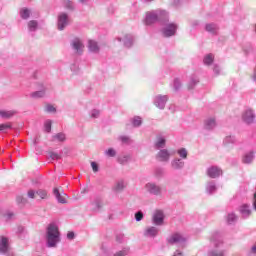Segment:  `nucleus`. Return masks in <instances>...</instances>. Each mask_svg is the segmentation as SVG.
<instances>
[{"mask_svg": "<svg viewBox=\"0 0 256 256\" xmlns=\"http://www.w3.org/2000/svg\"><path fill=\"white\" fill-rule=\"evenodd\" d=\"M59 227L55 224H49L47 228V243L48 247H56L59 243Z\"/></svg>", "mask_w": 256, "mask_h": 256, "instance_id": "obj_1", "label": "nucleus"}, {"mask_svg": "<svg viewBox=\"0 0 256 256\" xmlns=\"http://www.w3.org/2000/svg\"><path fill=\"white\" fill-rule=\"evenodd\" d=\"M241 118L245 125H253L256 119L255 111L251 108H247L242 112Z\"/></svg>", "mask_w": 256, "mask_h": 256, "instance_id": "obj_2", "label": "nucleus"}, {"mask_svg": "<svg viewBox=\"0 0 256 256\" xmlns=\"http://www.w3.org/2000/svg\"><path fill=\"white\" fill-rule=\"evenodd\" d=\"M162 33L164 37H173L177 33V24L170 23L163 28Z\"/></svg>", "mask_w": 256, "mask_h": 256, "instance_id": "obj_3", "label": "nucleus"}, {"mask_svg": "<svg viewBox=\"0 0 256 256\" xmlns=\"http://www.w3.org/2000/svg\"><path fill=\"white\" fill-rule=\"evenodd\" d=\"M67 25H69V17L65 13L60 14L58 17L59 31H63V29H65V27H67Z\"/></svg>", "mask_w": 256, "mask_h": 256, "instance_id": "obj_4", "label": "nucleus"}, {"mask_svg": "<svg viewBox=\"0 0 256 256\" xmlns=\"http://www.w3.org/2000/svg\"><path fill=\"white\" fill-rule=\"evenodd\" d=\"M207 175L208 177H211V179H216V177L223 175V171L216 166H212L207 169Z\"/></svg>", "mask_w": 256, "mask_h": 256, "instance_id": "obj_5", "label": "nucleus"}, {"mask_svg": "<svg viewBox=\"0 0 256 256\" xmlns=\"http://www.w3.org/2000/svg\"><path fill=\"white\" fill-rule=\"evenodd\" d=\"M153 223L155 225H163V221L165 219V214H163V211L157 210L153 215Z\"/></svg>", "mask_w": 256, "mask_h": 256, "instance_id": "obj_6", "label": "nucleus"}, {"mask_svg": "<svg viewBox=\"0 0 256 256\" xmlns=\"http://www.w3.org/2000/svg\"><path fill=\"white\" fill-rule=\"evenodd\" d=\"M254 160H255V152L253 151L246 152L242 156V163H244V165H251V163H253Z\"/></svg>", "mask_w": 256, "mask_h": 256, "instance_id": "obj_7", "label": "nucleus"}, {"mask_svg": "<svg viewBox=\"0 0 256 256\" xmlns=\"http://www.w3.org/2000/svg\"><path fill=\"white\" fill-rule=\"evenodd\" d=\"M9 252V240L4 236H0V253L5 254Z\"/></svg>", "mask_w": 256, "mask_h": 256, "instance_id": "obj_8", "label": "nucleus"}, {"mask_svg": "<svg viewBox=\"0 0 256 256\" xmlns=\"http://www.w3.org/2000/svg\"><path fill=\"white\" fill-rule=\"evenodd\" d=\"M239 211L242 216V219H249V217H251V208L249 207L248 204L240 206Z\"/></svg>", "mask_w": 256, "mask_h": 256, "instance_id": "obj_9", "label": "nucleus"}, {"mask_svg": "<svg viewBox=\"0 0 256 256\" xmlns=\"http://www.w3.org/2000/svg\"><path fill=\"white\" fill-rule=\"evenodd\" d=\"M182 241H185V238H183V236L179 233L172 234L168 238V243H170V245H173L175 243H182Z\"/></svg>", "mask_w": 256, "mask_h": 256, "instance_id": "obj_10", "label": "nucleus"}, {"mask_svg": "<svg viewBox=\"0 0 256 256\" xmlns=\"http://www.w3.org/2000/svg\"><path fill=\"white\" fill-rule=\"evenodd\" d=\"M53 193H54L56 199L58 200V203H62V204L67 203V195L66 194L62 195L59 192L58 188H54Z\"/></svg>", "mask_w": 256, "mask_h": 256, "instance_id": "obj_11", "label": "nucleus"}, {"mask_svg": "<svg viewBox=\"0 0 256 256\" xmlns=\"http://www.w3.org/2000/svg\"><path fill=\"white\" fill-rule=\"evenodd\" d=\"M72 47H74V49H75V51H77V53H83V49L85 46H83V42H81V40L79 38H76L72 42Z\"/></svg>", "mask_w": 256, "mask_h": 256, "instance_id": "obj_12", "label": "nucleus"}, {"mask_svg": "<svg viewBox=\"0 0 256 256\" xmlns=\"http://www.w3.org/2000/svg\"><path fill=\"white\" fill-rule=\"evenodd\" d=\"M157 21V14L153 12L146 13V25H153Z\"/></svg>", "mask_w": 256, "mask_h": 256, "instance_id": "obj_13", "label": "nucleus"}, {"mask_svg": "<svg viewBox=\"0 0 256 256\" xmlns=\"http://www.w3.org/2000/svg\"><path fill=\"white\" fill-rule=\"evenodd\" d=\"M159 161H169V157H171V154H169V151L167 150H161L157 155Z\"/></svg>", "mask_w": 256, "mask_h": 256, "instance_id": "obj_14", "label": "nucleus"}, {"mask_svg": "<svg viewBox=\"0 0 256 256\" xmlns=\"http://www.w3.org/2000/svg\"><path fill=\"white\" fill-rule=\"evenodd\" d=\"M88 49H90V51L92 53H99V45L97 44L96 41L89 40V42H88Z\"/></svg>", "mask_w": 256, "mask_h": 256, "instance_id": "obj_15", "label": "nucleus"}, {"mask_svg": "<svg viewBox=\"0 0 256 256\" xmlns=\"http://www.w3.org/2000/svg\"><path fill=\"white\" fill-rule=\"evenodd\" d=\"M238 220H239V217L235 213H230L227 216L228 225H235V223H237Z\"/></svg>", "mask_w": 256, "mask_h": 256, "instance_id": "obj_16", "label": "nucleus"}, {"mask_svg": "<svg viewBox=\"0 0 256 256\" xmlns=\"http://www.w3.org/2000/svg\"><path fill=\"white\" fill-rule=\"evenodd\" d=\"M37 199H47L49 197V193L47 190L39 189L36 191Z\"/></svg>", "mask_w": 256, "mask_h": 256, "instance_id": "obj_17", "label": "nucleus"}, {"mask_svg": "<svg viewBox=\"0 0 256 256\" xmlns=\"http://www.w3.org/2000/svg\"><path fill=\"white\" fill-rule=\"evenodd\" d=\"M146 189H147L150 193H159V191H160V188H159L157 185L151 184V183H149V184L146 185Z\"/></svg>", "mask_w": 256, "mask_h": 256, "instance_id": "obj_18", "label": "nucleus"}, {"mask_svg": "<svg viewBox=\"0 0 256 256\" xmlns=\"http://www.w3.org/2000/svg\"><path fill=\"white\" fill-rule=\"evenodd\" d=\"M184 165H185V162H183V161H181L179 159L178 160H174L172 162L173 169H183Z\"/></svg>", "mask_w": 256, "mask_h": 256, "instance_id": "obj_19", "label": "nucleus"}, {"mask_svg": "<svg viewBox=\"0 0 256 256\" xmlns=\"http://www.w3.org/2000/svg\"><path fill=\"white\" fill-rule=\"evenodd\" d=\"M216 125L215 119L214 118H210L208 120H206L205 122V127L206 129H213Z\"/></svg>", "mask_w": 256, "mask_h": 256, "instance_id": "obj_20", "label": "nucleus"}, {"mask_svg": "<svg viewBox=\"0 0 256 256\" xmlns=\"http://www.w3.org/2000/svg\"><path fill=\"white\" fill-rule=\"evenodd\" d=\"M0 115L4 119H9L15 115V112L14 111H1Z\"/></svg>", "mask_w": 256, "mask_h": 256, "instance_id": "obj_21", "label": "nucleus"}, {"mask_svg": "<svg viewBox=\"0 0 256 256\" xmlns=\"http://www.w3.org/2000/svg\"><path fill=\"white\" fill-rule=\"evenodd\" d=\"M214 59H215V57L213 56V54L206 55L204 58L205 65H211V63H213Z\"/></svg>", "mask_w": 256, "mask_h": 256, "instance_id": "obj_22", "label": "nucleus"}, {"mask_svg": "<svg viewBox=\"0 0 256 256\" xmlns=\"http://www.w3.org/2000/svg\"><path fill=\"white\" fill-rule=\"evenodd\" d=\"M158 231L155 227H150L146 230V235H149L150 237H155L157 235Z\"/></svg>", "mask_w": 256, "mask_h": 256, "instance_id": "obj_23", "label": "nucleus"}, {"mask_svg": "<svg viewBox=\"0 0 256 256\" xmlns=\"http://www.w3.org/2000/svg\"><path fill=\"white\" fill-rule=\"evenodd\" d=\"M31 97H33V99H41V97H45V91L33 92Z\"/></svg>", "mask_w": 256, "mask_h": 256, "instance_id": "obj_24", "label": "nucleus"}, {"mask_svg": "<svg viewBox=\"0 0 256 256\" xmlns=\"http://www.w3.org/2000/svg\"><path fill=\"white\" fill-rule=\"evenodd\" d=\"M206 31L209 33H217V26L215 24H207Z\"/></svg>", "mask_w": 256, "mask_h": 256, "instance_id": "obj_25", "label": "nucleus"}, {"mask_svg": "<svg viewBox=\"0 0 256 256\" xmlns=\"http://www.w3.org/2000/svg\"><path fill=\"white\" fill-rule=\"evenodd\" d=\"M225 141H226V145H229V144L234 145V143H236L237 139H235V136L230 135V136H226Z\"/></svg>", "mask_w": 256, "mask_h": 256, "instance_id": "obj_26", "label": "nucleus"}, {"mask_svg": "<svg viewBox=\"0 0 256 256\" xmlns=\"http://www.w3.org/2000/svg\"><path fill=\"white\" fill-rule=\"evenodd\" d=\"M165 101H167L166 97L158 98V107L160 109H165Z\"/></svg>", "mask_w": 256, "mask_h": 256, "instance_id": "obj_27", "label": "nucleus"}, {"mask_svg": "<svg viewBox=\"0 0 256 256\" xmlns=\"http://www.w3.org/2000/svg\"><path fill=\"white\" fill-rule=\"evenodd\" d=\"M20 14L22 19H29V15H30L29 9L27 8L22 9Z\"/></svg>", "mask_w": 256, "mask_h": 256, "instance_id": "obj_28", "label": "nucleus"}, {"mask_svg": "<svg viewBox=\"0 0 256 256\" xmlns=\"http://www.w3.org/2000/svg\"><path fill=\"white\" fill-rule=\"evenodd\" d=\"M28 199H37V191L35 190H29L27 192Z\"/></svg>", "mask_w": 256, "mask_h": 256, "instance_id": "obj_29", "label": "nucleus"}, {"mask_svg": "<svg viewBox=\"0 0 256 256\" xmlns=\"http://www.w3.org/2000/svg\"><path fill=\"white\" fill-rule=\"evenodd\" d=\"M28 27H29L30 31H35L37 29V21L31 20L28 23Z\"/></svg>", "mask_w": 256, "mask_h": 256, "instance_id": "obj_30", "label": "nucleus"}, {"mask_svg": "<svg viewBox=\"0 0 256 256\" xmlns=\"http://www.w3.org/2000/svg\"><path fill=\"white\" fill-rule=\"evenodd\" d=\"M178 155H180L182 159H187V150L185 148H181L178 150Z\"/></svg>", "mask_w": 256, "mask_h": 256, "instance_id": "obj_31", "label": "nucleus"}, {"mask_svg": "<svg viewBox=\"0 0 256 256\" xmlns=\"http://www.w3.org/2000/svg\"><path fill=\"white\" fill-rule=\"evenodd\" d=\"M156 147L160 149V147H165V139L164 138H159L158 141L156 142Z\"/></svg>", "mask_w": 256, "mask_h": 256, "instance_id": "obj_32", "label": "nucleus"}, {"mask_svg": "<svg viewBox=\"0 0 256 256\" xmlns=\"http://www.w3.org/2000/svg\"><path fill=\"white\" fill-rule=\"evenodd\" d=\"M106 155H108V157H115L117 155V152L115 151V149L109 148L106 151Z\"/></svg>", "mask_w": 256, "mask_h": 256, "instance_id": "obj_33", "label": "nucleus"}, {"mask_svg": "<svg viewBox=\"0 0 256 256\" xmlns=\"http://www.w3.org/2000/svg\"><path fill=\"white\" fill-rule=\"evenodd\" d=\"M54 139H57V141H65V134L58 133L54 136Z\"/></svg>", "mask_w": 256, "mask_h": 256, "instance_id": "obj_34", "label": "nucleus"}, {"mask_svg": "<svg viewBox=\"0 0 256 256\" xmlns=\"http://www.w3.org/2000/svg\"><path fill=\"white\" fill-rule=\"evenodd\" d=\"M243 51H244L245 55H249V53H251V51H253V47H251V45L244 46Z\"/></svg>", "mask_w": 256, "mask_h": 256, "instance_id": "obj_35", "label": "nucleus"}, {"mask_svg": "<svg viewBox=\"0 0 256 256\" xmlns=\"http://www.w3.org/2000/svg\"><path fill=\"white\" fill-rule=\"evenodd\" d=\"M45 111H47V113H55L56 109L53 107V105H46Z\"/></svg>", "mask_w": 256, "mask_h": 256, "instance_id": "obj_36", "label": "nucleus"}, {"mask_svg": "<svg viewBox=\"0 0 256 256\" xmlns=\"http://www.w3.org/2000/svg\"><path fill=\"white\" fill-rule=\"evenodd\" d=\"M133 125H134V127H139V125H141V118L140 117H135L133 119Z\"/></svg>", "mask_w": 256, "mask_h": 256, "instance_id": "obj_37", "label": "nucleus"}, {"mask_svg": "<svg viewBox=\"0 0 256 256\" xmlns=\"http://www.w3.org/2000/svg\"><path fill=\"white\" fill-rule=\"evenodd\" d=\"M44 127H45V131H47V133L51 132V121H50V120H47V121L45 122Z\"/></svg>", "mask_w": 256, "mask_h": 256, "instance_id": "obj_38", "label": "nucleus"}, {"mask_svg": "<svg viewBox=\"0 0 256 256\" xmlns=\"http://www.w3.org/2000/svg\"><path fill=\"white\" fill-rule=\"evenodd\" d=\"M49 157H50V159H53L54 161L60 159L59 154H57L55 152H49Z\"/></svg>", "mask_w": 256, "mask_h": 256, "instance_id": "obj_39", "label": "nucleus"}, {"mask_svg": "<svg viewBox=\"0 0 256 256\" xmlns=\"http://www.w3.org/2000/svg\"><path fill=\"white\" fill-rule=\"evenodd\" d=\"M93 205H94L95 211H99V209H101V207H103V203H101L100 201L94 202Z\"/></svg>", "mask_w": 256, "mask_h": 256, "instance_id": "obj_40", "label": "nucleus"}, {"mask_svg": "<svg viewBox=\"0 0 256 256\" xmlns=\"http://www.w3.org/2000/svg\"><path fill=\"white\" fill-rule=\"evenodd\" d=\"M7 129H11L9 124H0V131H7Z\"/></svg>", "mask_w": 256, "mask_h": 256, "instance_id": "obj_41", "label": "nucleus"}, {"mask_svg": "<svg viewBox=\"0 0 256 256\" xmlns=\"http://www.w3.org/2000/svg\"><path fill=\"white\" fill-rule=\"evenodd\" d=\"M91 167L94 173H97V171H99V165H97V162H91Z\"/></svg>", "mask_w": 256, "mask_h": 256, "instance_id": "obj_42", "label": "nucleus"}, {"mask_svg": "<svg viewBox=\"0 0 256 256\" xmlns=\"http://www.w3.org/2000/svg\"><path fill=\"white\" fill-rule=\"evenodd\" d=\"M248 255H256V242H255V244L251 247L250 251L248 252Z\"/></svg>", "mask_w": 256, "mask_h": 256, "instance_id": "obj_43", "label": "nucleus"}, {"mask_svg": "<svg viewBox=\"0 0 256 256\" xmlns=\"http://www.w3.org/2000/svg\"><path fill=\"white\" fill-rule=\"evenodd\" d=\"M136 221H141L143 219V212H138L135 214Z\"/></svg>", "mask_w": 256, "mask_h": 256, "instance_id": "obj_44", "label": "nucleus"}, {"mask_svg": "<svg viewBox=\"0 0 256 256\" xmlns=\"http://www.w3.org/2000/svg\"><path fill=\"white\" fill-rule=\"evenodd\" d=\"M65 5L67 9H73V3L69 0L65 1Z\"/></svg>", "mask_w": 256, "mask_h": 256, "instance_id": "obj_45", "label": "nucleus"}, {"mask_svg": "<svg viewBox=\"0 0 256 256\" xmlns=\"http://www.w3.org/2000/svg\"><path fill=\"white\" fill-rule=\"evenodd\" d=\"M127 255V250H121L118 253H116L114 256H125Z\"/></svg>", "mask_w": 256, "mask_h": 256, "instance_id": "obj_46", "label": "nucleus"}, {"mask_svg": "<svg viewBox=\"0 0 256 256\" xmlns=\"http://www.w3.org/2000/svg\"><path fill=\"white\" fill-rule=\"evenodd\" d=\"M67 237H68V239H75V233L74 232H68Z\"/></svg>", "mask_w": 256, "mask_h": 256, "instance_id": "obj_47", "label": "nucleus"}, {"mask_svg": "<svg viewBox=\"0 0 256 256\" xmlns=\"http://www.w3.org/2000/svg\"><path fill=\"white\" fill-rule=\"evenodd\" d=\"M211 256H224L223 252H212Z\"/></svg>", "mask_w": 256, "mask_h": 256, "instance_id": "obj_48", "label": "nucleus"}, {"mask_svg": "<svg viewBox=\"0 0 256 256\" xmlns=\"http://www.w3.org/2000/svg\"><path fill=\"white\" fill-rule=\"evenodd\" d=\"M123 183H118L116 186L117 191H121V189H123Z\"/></svg>", "mask_w": 256, "mask_h": 256, "instance_id": "obj_49", "label": "nucleus"}, {"mask_svg": "<svg viewBox=\"0 0 256 256\" xmlns=\"http://www.w3.org/2000/svg\"><path fill=\"white\" fill-rule=\"evenodd\" d=\"M19 203H27V200L25 198L18 197Z\"/></svg>", "mask_w": 256, "mask_h": 256, "instance_id": "obj_50", "label": "nucleus"}, {"mask_svg": "<svg viewBox=\"0 0 256 256\" xmlns=\"http://www.w3.org/2000/svg\"><path fill=\"white\" fill-rule=\"evenodd\" d=\"M98 116H99V111L94 110V111L92 112V117H98Z\"/></svg>", "mask_w": 256, "mask_h": 256, "instance_id": "obj_51", "label": "nucleus"}, {"mask_svg": "<svg viewBox=\"0 0 256 256\" xmlns=\"http://www.w3.org/2000/svg\"><path fill=\"white\" fill-rule=\"evenodd\" d=\"M160 15H162V17H164V19H167V12L161 11Z\"/></svg>", "mask_w": 256, "mask_h": 256, "instance_id": "obj_52", "label": "nucleus"}, {"mask_svg": "<svg viewBox=\"0 0 256 256\" xmlns=\"http://www.w3.org/2000/svg\"><path fill=\"white\" fill-rule=\"evenodd\" d=\"M173 256H183V253L182 252H179V251H176Z\"/></svg>", "mask_w": 256, "mask_h": 256, "instance_id": "obj_53", "label": "nucleus"}, {"mask_svg": "<svg viewBox=\"0 0 256 256\" xmlns=\"http://www.w3.org/2000/svg\"><path fill=\"white\" fill-rule=\"evenodd\" d=\"M121 141H123V143H127V141H129V138L128 137H122Z\"/></svg>", "mask_w": 256, "mask_h": 256, "instance_id": "obj_54", "label": "nucleus"}, {"mask_svg": "<svg viewBox=\"0 0 256 256\" xmlns=\"http://www.w3.org/2000/svg\"><path fill=\"white\" fill-rule=\"evenodd\" d=\"M214 71L217 75H219V69L217 67L214 68Z\"/></svg>", "mask_w": 256, "mask_h": 256, "instance_id": "obj_55", "label": "nucleus"}, {"mask_svg": "<svg viewBox=\"0 0 256 256\" xmlns=\"http://www.w3.org/2000/svg\"><path fill=\"white\" fill-rule=\"evenodd\" d=\"M253 209L256 211V201H253Z\"/></svg>", "mask_w": 256, "mask_h": 256, "instance_id": "obj_56", "label": "nucleus"}, {"mask_svg": "<svg viewBox=\"0 0 256 256\" xmlns=\"http://www.w3.org/2000/svg\"><path fill=\"white\" fill-rule=\"evenodd\" d=\"M253 199H254V201H256V192L253 195Z\"/></svg>", "mask_w": 256, "mask_h": 256, "instance_id": "obj_57", "label": "nucleus"}, {"mask_svg": "<svg viewBox=\"0 0 256 256\" xmlns=\"http://www.w3.org/2000/svg\"><path fill=\"white\" fill-rule=\"evenodd\" d=\"M146 1H151V0H146Z\"/></svg>", "mask_w": 256, "mask_h": 256, "instance_id": "obj_58", "label": "nucleus"}]
</instances>
